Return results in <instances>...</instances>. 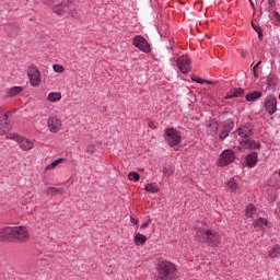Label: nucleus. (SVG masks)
Returning <instances> with one entry per match:
<instances>
[{
    "label": "nucleus",
    "mask_w": 280,
    "mask_h": 280,
    "mask_svg": "<svg viewBox=\"0 0 280 280\" xmlns=\"http://www.w3.org/2000/svg\"><path fill=\"white\" fill-rule=\"evenodd\" d=\"M176 279V267L170 261H161L158 266V279L156 280H172Z\"/></svg>",
    "instance_id": "f257e3e1"
},
{
    "label": "nucleus",
    "mask_w": 280,
    "mask_h": 280,
    "mask_svg": "<svg viewBox=\"0 0 280 280\" xmlns=\"http://www.w3.org/2000/svg\"><path fill=\"white\" fill-rule=\"evenodd\" d=\"M164 140L170 147H176L182 141V133L176 128H166L164 131Z\"/></svg>",
    "instance_id": "f03ea898"
},
{
    "label": "nucleus",
    "mask_w": 280,
    "mask_h": 280,
    "mask_svg": "<svg viewBox=\"0 0 280 280\" xmlns=\"http://www.w3.org/2000/svg\"><path fill=\"white\" fill-rule=\"evenodd\" d=\"M7 139H11V140H15L19 144V147L23 150V151H30L32 149H34V140H30L25 137H21L16 133H9L5 136Z\"/></svg>",
    "instance_id": "7ed1b4c3"
},
{
    "label": "nucleus",
    "mask_w": 280,
    "mask_h": 280,
    "mask_svg": "<svg viewBox=\"0 0 280 280\" xmlns=\"http://www.w3.org/2000/svg\"><path fill=\"white\" fill-rule=\"evenodd\" d=\"M220 236L215 232L211 230H203L202 231V243L206 246H219L220 244Z\"/></svg>",
    "instance_id": "20e7f679"
},
{
    "label": "nucleus",
    "mask_w": 280,
    "mask_h": 280,
    "mask_svg": "<svg viewBox=\"0 0 280 280\" xmlns=\"http://www.w3.org/2000/svg\"><path fill=\"white\" fill-rule=\"evenodd\" d=\"M27 75L30 79V83L32 86H38L40 85L42 77H40V71L38 68L34 65H31L27 68Z\"/></svg>",
    "instance_id": "39448f33"
},
{
    "label": "nucleus",
    "mask_w": 280,
    "mask_h": 280,
    "mask_svg": "<svg viewBox=\"0 0 280 280\" xmlns=\"http://www.w3.org/2000/svg\"><path fill=\"white\" fill-rule=\"evenodd\" d=\"M176 65H177V68L179 69V71L184 74L191 71V61H190V58L187 55L180 56L176 60Z\"/></svg>",
    "instance_id": "423d86ee"
},
{
    "label": "nucleus",
    "mask_w": 280,
    "mask_h": 280,
    "mask_svg": "<svg viewBox=\"0 0 280 280\" xmlns=\"http://www.w3.org/2000/svg\"><path fill=\"white\" fill-rule=\"evenodd\" d=\"M278 101L275 95H268L264 101V107L269 115L277 112Z\"/></svg>",
    "instance_id": "0eeeda50"
},
{
    "label": "nucleus",
    "mask_w": 280,
    "mask_h": 280,
    "mask_svg": "<svg viewBox=\"0 0 280 280\" xmlns=\"http://www.w3.org/2000/svg\"><path fill=\"white\" fill-rule=\"evenodd\" d=\"M132 44L139 48L141 51L148 54L150 52L151 48L149 43L147 42V39H144L142 36L137 35L135 36V38L132 39Z\"/></svg>",
    "instance_id": "6e6552de"
},
{
    "label": "nucleus",
    "mask_w": 280,
    "mask_h": 280,
    "mask_svg": "<svg viewBox=\"0 0 280 280\" xmlns=\"http://www.w3.org/2000/svg\"><path fill=\"white\" fill-rule=\"evenodd\" d=\"M234 159H235L234 152L231 150H225L221 153L218 165L225 166L232 163Z\"/></svg>",
    "instance_id": "1a4fd4ad"
},
{
    "label": "nucleus",
    "mask_w": 280,
    "mask_h": 280,
    "mask_svg": "<svg viewBox=\"0 0 280 280\" xmlns=\"http://www.w3.org/2000/svg\"><path fill=\"white\" fill-rule=\"evenodd\" d=\"M1 237L7 242H16V226L4 228Z\"/></svg>",
    "instance_id": "9d476101"
},
{
    "label": "nucleus",
    "mask_w": 280,
    "mask_h": 280,
    "mask_svg": "<svg viewBox=\"0 0 280 280\" xmlns=\"http://www.w3.org/2000/svg\"><path fill=\"white\" fill-rule=\"evenodd\" d=\"M47 126L50 132L57 133L61 128V120L56 116H49L47 119Z\"/></svg>",
    "instance_id": "9b49d317"
},
{
    "label": "nucleus",
    "mask_w": 280,
    "mask_h": 280,
    "mask_svg": "<svg viewBox=\"0 0 280 280\" xmlns=\"http://www.w3.org/2000/svg\"><path fill=\"white\" fill-rule=\"evenodd\" d=\"M30 232L24 226H15V242H27Z\"/></svg>",
    "instance_id": "f8f14e48"
},
{
    "label": "nucleus",
    "mask_w": 280,
    "mask_h": 280,
    "mask_svg": "<svg viewBox=\"0 0 280 280\" xmlns=\"http://www.w3.org/2000/svg\"><path fill=\"white\" fill-rule=\"evenodd\" d=\"M254 135V127L252 124L243 125L238 128V136L242 138H248Z\"/></svg>",
    "instance_id": "ddd939ff"
},
{
    "label": "nucleus",
    "mask_w": 280,
    "mask_h": 280,
    "mask_svg": "<svg viewBox=\"0 0 280 280\" xmlns=\"http://www.w3.org/2000/svg\"><path fill=\"white\" fill-rule=\"evenodd\" d=\"M52 12L60 16H67L69 14V7L66 3H60L54 7Z\"/></svg>",
    "instance_id": "4468645a"
},
{
    "label": "nucleus",
    "mask_w": 280,
    "mask_h": 280,
    "mask_svg": "<svg viewBox=\"0 0 280 280\" xmlns=\"http://www.w3.org/2000/svg\"><path fill=\"white\" fill-rule=\"evenodd\" d=\"M240 148L242 149H259L260 148V143L255 141V140H243L240 143Z\"/></svg>",
    "instance_id": "2eb2a0df"
},
{
    "label": "nucleus",
    "mask_w": 280,
    "mask_h": 280,
    "mask_svg": "<svg viewBox=\"0 0 280 280\" xmlns=\"http://www.w3.org/2000/svg\"><path fill=\"white\" fill-rule=\"evenodd\" d=\"M234 128V122L233 121H231V120H229V121H226L225 124H224V126H223V130L220 132V135H219V138L221 139V140H224L228 136H229V133L231 132V130Z\"/></svg>",
    "instance_id": "dca6fc26"
},
{
    "label": "nucleus",
    "mask_w": 280,
    "mask_h": 280,
    "mask_svg": "<svg viewBox=\"0 0 280 280\" xmlns=\"http://www.w3.org/2000/svg\"><path fill=\"white\" fill-rule=\"evenodd\" d=\"M255 229H260V231H265L268 226V221L266 219L259 218L254 223Z\"/></svg>",
    "instance_id": "f3484780"
},
{
    "label": "nucleus",
    "mask_w": 280,
    "mask_h": 280,
    "mask_svg": "<svg viewBox=\"0 0 280 280\" xmlns=\"http://www.w3.org/2000/svg\"><path fill=\"white\" fill-rule=\"evenodd\" d=\"M257 163V153L253 152L249 155L246 156V164L249 167L255 166V164Z\"/></svg>",
    "instance_id": "a211bd4d"
},
{
    "label": "nucleus",
    "mask_w": 280,
    "mask_h": 280,
    "mask_svg": "<svg viewBox=\"0 0 280 280\" xmlns=\"http://www.w3.org/2000/svg\"><path fill=\"white\" fill-rule=\"evenodd\" d=\"M258 215V210L256 209L255 206L249 205L246 209V217L247 218H257Z\"/></svg>",
    "instance_id": "6ab92c4d"
},
{
    "label": "nucleus",
    "mask_w": 280,
    "mask_h": 280,
    "mask_svg": "<svg viewBox=\"0 0 280 280\" xmlns=\"http://www.w3.org/2000/svg\"><path fill=\"white\" fill-rule=\"evenodd\" d=\"M244 94L243 89H233L229 92V94L225 96V98H232V97H238Z\"/></svg>",
    "instance_id": "aec40b11"
},
{
    "label": "nucleus",
    "mask_w": 280,
    "mask_h": 280,
    "mask_svg": "<svg viewBox=\"0 0 280 280\" xmlns=\"http://www.w3.org/2000/svg\"><path fill=\"white\" fill-rule=\"evenodd\" d=\"M261 96H262V93H261V92L255 91V92H252V93L247 94V95H246V100H247L248 102H255L256 100L260 98Z\"/></svg>",
    "instance_id": "412c9836"
},
{
    "label": "nucleus",
    "mask_w": 280,
    "mask_h": 280,
    "mask_svg": "<svg viewBox=\"0 0 280 280\" xmlns=\"http://www.w3.org/2000/svg\"><path fill=\"white\" fill-rule=\"evenodd\" d=\"M46 194L48 196H54V195H62L63 190L61 188H56V187H48L46 189Z\"/></svg>",
    "instance_id": "4be33fe9"
},
{
    "label": "nucleus",
    "mask_w": 280,
    "mask_h": 280,
    "mask_svg": "<svg viewBox=\"0 0 280 280\" xmlns=\"http://www.w3.org/2000/svg\"><path fill=\"white\" fill-rule=\"evenodd\" d=\"M47 100L51 103L58 102L61 100V94L58 92H51L48 94Z\"/></svg>",
    "instance_id": "5701e85b"
},
{
    "label": "nucleus",
    "mask_w": 280,
    "mask_h": 280,
    "mask_svg": "<svg viewBox=\"0 0 280 280\" xmlns=\"http://www.w3.org/2000/svg\"><path fill=\"white\" fill-rule=\"evenodd\" d=\"M268 257H270V259H276L277 257H280V247L276 246L271 248L268 253Z\"/></svg>",
    "instance_id": "b1692460"
},
{
    "label": "nucleus",
    "mask_w": 280,
    "mask_h": 280,
    "mask_svg": "<svg viewBox=\"0 0 280 280\" xmlns=\"http://www.w3.org/2000/svg\"><path fill=\"white\" fill-rule=\"evenodd\" d=\"M147 237L143 234L137 233L135 236L136 246H140V244H145Z\"/></svg>",
    "instance_id": "393cba45"
},
{
    "label": "nucleus",
    "mask_w": 280,
    "mask_h": 280,
    "mask_svg": "<svg viewBox=\"0 0 280 280\" xmlns=\"http://www.w3.org/2000/svg\"><path fill=\"white\" fill-rule=\"evenodd\" d=\"M228 187L231 189L232 192H238V185L234 178H231L228 182Z\"/></svg>",
    "instance_id": "a878e982"
},
{
    "label": "nucleus",
    "mask_w": 280,
    "mask_h": 280,
    "mask_svg": "<svg viewBox=\"0 0 280 280\" xmlns=\"http://www.w3.org/2000/svg\"><path fill=\"white\" fill-rule=\"evenodd\" d=\"M2 121L4 124V131L10 130V112L3 115Z\"/></svg>",
    "instance_id": "bb28decb"
},
{
    "label": "nucleus",
    "mask_w": 280,
    "mask_h": 280,
    "mask_svg": "<svg viewBox=\"0 0 280 280\" xmlns=\"http://www.w3.org/2000/svg\"><path fill=\"white\" fill-rule=\"evenodd\" d=\"M21 92H23V88L14 86V88L10 89L9 96H16V95L21 94Z\"/></svg>",
    "instance_id": "cd10ccee"
},
{
    "label": "nucleus",
    "mask_w": 280,
    "mask_h": 280,
    "mask_svg": "<svg viewBox=\"0 0 280 280\" xmlns=\"http://www.w3.org/2000/svg\"><path fill=\"white\" fill-rule=\"evenodd\" d=\"M144 189H145L147 191H149V192H152V194L158 192V190H159L158 187H156V185L153 184V183L147 184L145 187H144Z\"/></svg>",
    "instance_id": "c85d7f7f"
},
{
    "label": "nucleus",
    "mask_w": 280,
    "mask_h": 280,
    "mask_svg": "<svg viewBox=\"0 0 280 280\" xmlns=\"http://www.w3.org/2000/svg\"><path fill=\"white\" fill-rule=\"evenodd\" d=\"M63 161H65V159L59 158V159L55 160L51 164H49L46 168L51 170V168L56 167L58 164L62 163Z\"/></svg>",
    "instance_id": "c756f323"
},
{
    "label": "nucleus",
    "mask_w": 280,
    "mask_h": 280,
    "mask_svg": "<svg viewBox=\"0 0 280 280\" xmlns=\"http://www.w3.org/2000/svg\"><path fill=\"white\" fill-rule=\"evenodd\" d=\"M128 178L130 180H135V182H138L140 179V175L137 173V172H130L128 174Z\"/></svg>",
    "instance_id": "7c9ffc66"
},
{
    "label": "nucleus",
    "mask_w": 280,
    "mask_h": 280,
    "mask_svg": "<svg viewBox=\"0 0 280 280\" xmlns=\"http://www.w3.org/2000/svg\"><path fill=\"white\" fill-rule=\"evenodd\" d=\"M52 69L57 73H62L65 71V68L60 65H54Z\"/></svg>",
    "instance_id": "2f4dec72"
},
{
    "label": "nucleus",
    "mask_w": 280,
    "mask_h": 280,
    "mask_svg": "<svg viewBox=\"0 0 280 280\" xmlns=\"http://www.w3.org/2000/svg\"><path fill=\"white\" fill-rule=\"evenodd\" d=\"M163 173H164V175L170 176L173 173V170H172V167L170 165H165L163 167Z\"/></svg>",
    "instance_id": "473e14b6"
},
{
    "label": "nucleus",
    "mask_w": 280,
    "mask_h": 280,
    "mask_svg": "<svg viewBox=\"0 0 280 280\" xmlns=\"http://www.w3.org/2000/svg\"><path fill=\"white\" fill-rule=\"evenodd\" d=\"M96 151L95 145L89 144L86 147V152L93 154Z\"/></svg>",
    "instance_id": "72a5a7b5"
},
{
    "label": "nucleus",
    "mask_w": 280,
    "mask_h": 280,
    "mask_svg": "<svg viewBox=\"0 0 280 280\" xmlns=\"http://www.w3.org/2000/svg\"><path fill=\"white\" fill-rule=\"evenodd\" d=\"M191 80L197 83H205V80H202L201 78H199L198 75H195V74L191 77Z\"/></svg>",
    "instance_id": "f704fd0d"
},
{
    "label": "nucleus",
    "mask_w": 280,
    "mask_h": 280,
    "mask_svg": "<svg viewBox=\"0 0 280 280\" xmlns=\"http://www.w3.org/2000/svg\"><path fill=\"white\" fill-rule=\"evenodd\" d=\"M273 18H275V21H276V25H280V15H279L278 12L273 13Z\"/></svg>",
    "instance_id": "c9c22d12"
},
{
    "label": "nucleus",
    "mask_w": 280,
    "mask_h": 280,
    "mask_svg": "<svg viewBox=\"0 0 280 280\" xmlns=\"http://www.w3.org/2000/svg\"><path fill=\"white\" fill-rule=\"evenodd\" d=\"M261 65V61H259L255 67H254V74L255 77L257 78L258 74H257V71H258V67Z\"/></svg>",
    "instance_id": "e433bc0d"
},
{
    "label": "nucleus",
    "mask_w": 280,
    "mask_h": 280,
    "mask_svg": "<svg viewBox=\"0 0 280 280\" xmlns=\"http://www.w3.org/2000/svg\"><path fill=\"white\" fill-rule=\"evenodd\" d=\"M131 224H138V220H136L133 217L130 218Z\"/></svg>",
    "instance_id": "4c0bfd02"
},
{
    "label": "nucleus",
    "mask_w": 280,
    "mask_h": 280,
    "mask_svg": "<svg viewBox=\"0 0 280 280\" xmlns=\"http://www.w3.org/2000/svg\"><path fill=\"white\" fill-rule=\"evenodd\" d=\"M268 3H269L271 7H275V5H276V0H268Z\"/></svg>",
    "instance_id": "58836bf2"
},
{
    "label": "nucleus",
    "mask_w": 280,
    "mask_h": 280,
    "mask_svg": "<svg viewBox=\"0 0 280 280\" xmlns=\"http://www.w3.org/2000/svg\"><path fill=\"white\" fill-rule=\"evenodd\" d=\"M252 26H253V28L256 31V32H258V34H259V36H260V31L257 28V26H255V24L252 22Z\"/></svg>",
    "instance_id": "ea45409f"
},
{
    "label": "nucleus",
    "mask_w": 280,
    "mask_h": 280,
    "mask_svg": "<svg viewBox=\"0 0 280 280\" xmlns=\"http://www.w3.org/2000/svg\"><path fill=\"white\" fill-rule=\"evenodd\" d=\"M148 226H149V222H145V223H143V224L141 225V229H148Z\"/></svg>",
    "instance_id": "a19ab883"
},
{
    "label": "nucleus",
    "mask_w": 280,
    "mask_h": 280,
    "mask_svg": "<svg viewBox=\"0 0 280 280\" xmlns=\"http://www.w3.org/2000/svg\"><path fill=\"white\" fill-rule=\"evenodd\" d=\"M205 82L208 83V84H212L213 83L212 81H206V80L203 81V83Z\"/></svg>",
    "instance_id": "79ce46f5"
},
{
    "label": "nucleus",
    "mask_w": 280,
    "mask_h": 280,
    "mask_svg": "<svg viewBox=\"0 0 280 280\" xmlns=\"http://www.w3.org/2000/svg\"><path fill=\"white\" fill-rule=\"evenodd\" d=\"M250 5L253 7V8H255V5H254V3L250 1Z\"/></svg>",
    "instance_id": "37998d69"
},
{
    "label": "nucleus",
    "mask_w": 280,
    "mask_h": 280,
    "mask_svg": "<svg viewBox=\"0 0 280 280\" xmlns=\"http://www.w3.org/2000/svg\"><path fill=\"white\" fill-rule=\"evenodd\" d=\"M279 175H280V170H279Z\"/></svg>",
    "instance_id": "c03bdc74"
},
{
    "label": "nucleus",
    "mask_w": 280,
    "mask_h": 280,
    "mask_svg": "<svg viewBox=\"0 0 280 280\" xmlns=\"http://www.w3.org/2000/svg\"><path fill=\"white\" fill-rule=\"evenodd\" d=\"M279 98H280V94H279Z\"/></svg>",
    "instance_id": "a18cd8bd"
}]
</instances>
